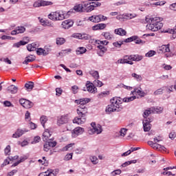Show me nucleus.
<instances>
[{
	"instance_id": "obj_1",
	"label": "nucleus",
	"mask_w": 176,
	"mask_h": 176,
	"mask_svg": "<svg viewBox=\"0 0 176 176\" xmlns=\"http://www.w3.org/2000/svg\"><path fill=\"white\" fill-rule=\"evenodd\" d=\"M145 20L146 23H148L146 25V30H148L149 31L155 32L156 31H159V30H162L163 28V23H162V21H163V18L162 17H146Z\"/></svg>"
},
{
	"instance_id": "obj_2",
	"label": "nucleus",
	"mask_w": 176,
	"mask_h": 176,
	"mask_svg": "<svg viewBox=\"0 0 176 176\" xmlns=\"http://www.w3.org/2000/svg\"><path fill=\"white\" fill-rule=\"evenodd\" d=\"M123 103V100L120 98L114 97L111 100V104H109L106 107L105 111L108 113H111V112H119L123 109V106L122 104Z\"/></svg>"
},
{
	"instance_id": "obj_3",
	"label": "nucleus",
	"mask_w": 176,
	"mask_h": 176,
	"mask_svg": "<svg viewBox=\"0 0 176 176\" xmlns=\"http://www.w3.org/2000/svg\"><path fill=\"white\" fill-rule=\"evenodd\" d=\"M87 131L89 135L101 134L102 133V126L99 124H96V122H91V127L88 128Z\"/></svg>"
},
{
	"instance_id": "obj_4",
	"label": "nucleus",
	"mask_w": 176,
	"mask_h": 176,
	"mask_svg": "<svg viewBox=\"0 0 176 176\" xmlns=\"http://www.w3.org/2000/svg\"><path fill=\"white\" fill-rule=\"evenodd\" d=\"M48 19L52 21H61L65 19V15L63 12H54L48 14Z\"/></svg>"
},
{
	"instance_id": "obj_5",
	"label": "nucleus",
	"mask_w": 176,
	"mask_h": 176,
	"mask_svg": "<svg viewBox=\"0 0 176 176\" xmlns=\"http://www.w3.org/2000/svg\"><path fill=\"white\" fill-rule=\"evenodd\" d=\"M69 122V115L64 114L58 116L57 118L58 126H63V124H67Z\"/></svg>"
},
{
	"instance_id": "obj_6",
	"label": "nucleus",
	"mask_w": 176,
	"mask_h": 176,
	"mask_svg": "<svg viewBox=\"0 0 176 176\" xmlns=\"http://www.w3.org/2000/svg\"><path fill=\"white\" fill-rule=\"evenodd\" d=\"M53 2L45 0H37L33 3L34 8H41L42 6H50Z\"/></svg>"
},
{
	"instance_id": "obj_7",
	"label": "nucleus",
	"mask_w": 176,
	"mask_h": 176,
	"mask_svg": "<svg viewBox=\"0 0 176 176\" xmlns=\"http://www.w3.org/2000/svg\"><path fill=\"white\" fill-rule=\"evenodd\" d=\"M84 133L85 128L77 126L72 131V135L74 138H75L78 137V135H81V134H83Z\"/></svg>"
},
{
	"instance_id": "obj_8",
	"label": "nucleus",
	"mask_w": 176,
	"mask_h": 176,
	"mask_svg": "<svg viewBox=\"0 0 176 176\" xmlns=\"http://www.w3.org/2000/svg\"><path fill=\"white\" fill-rule=\"evenodd\" d=\"M19 104H21L23 108H26L27 109L34 107V103H32V102L25 99H20Z\"/></svg>"
},
{
	"instance_id": "obj_9",
	"label": "nucleus",
	"mask_w": 176,
	"mask_h": 176,
	"mask_svg": "<svg viewBox=\"0 0 176 176\" xmlns=\"http://www.w3.org/2000/svg\"><path fill=\"white\" fill-rule=\"evenodd\" d=\"M80 118L78 117H76L74 120H73V123L76 124H85V123H86V116H79Z\"/></svg>"
},
{
	"instance_id": "obj_10",
	"label": "nucleus",
	"mask_w": 176,
	"mask_h": 176,
	"mask_svg": "<svg viewBox=\"0 0 176 176\" xmlns=\"http://www.w3.org/2000/svg\"><path fill=\"white\" fill-rule=\"evenodd\" d=\"M99 6H101V3L98 1L89 3V5H88L87 12L89 13L90 12H93L96 8H98Z\"/></svg>"
},
{
	"instance_id": "obj_11",
	"label": "nucleus",
	"mask_w": 176,
	"mask_h": 176,
	"mask_svg": "<svg viewBox=\"0 0 176 176\" xmlns=\"http://www.w3.org/2000/svg\"><path fill=\"white\" fill-rule=\"evenodd\" d=\"M57 145V142L56 141L54 142H48L44 144L43 145V149L45 152H49L50 151L51 148H54Z\"/></svg>"
},
{
	"instance_id": "obj_12",
	"label": "nucleus",
	"mask_w": 176,
	"mask_h": 176,
	"mask_svg": "<svg viewBox=\"0 0 176 176\" xmlns=\"http://www.w3.org/2000/svg\"><path fill=\"white\" fill-rule=\"evenodd\" d=\"M76 111L78 116H86V114L87 113V107L85 105L80 106L78 107Z\"/></svg>"
},
{
	"instance_id": "obj_13",
	"label": "nucleus",
	"mask_w": 176,
	"mask_h": 176,
	"mask_svg": "<svg viewBox=\"0 0 176 176\" xmlns=\"http://www.w3.org/2000/svg\"><path fill=\"white\" fill-rule=\"evenodd\" d=\"M72 25H74V21L72 19L65 20L61 23L62 28H64V30H69Z\"/></svg>"
},
{
	"instance_id": "obj_14",
	"label": "nucleus",
	"mask_w": 176,
	"mask_h": 176,
	"mask_svg": "<svg viewBox=\"0 0 176 176\" xmlns=\"http://www.w3.org/2000/svg\"><path fill=\"white\" fill-rule=\"evenodd\" d=\"M86 87L87 91H89V93H97V88L94 86V84L92 82H90L89 81H87L86 83Z\"/></svg>"
},
{
	"instance_id": "obj_15",
	"label": "nucleus",
	"mask_w": 176,
	"mask_h": 176,
	"mask_svg": "<svg viewBox=\"0 0 176 176\" xmlns=\"http://www.w3.org/2000/svg\"><path fill=\"white\" fill-rule=\"evenodd\" d=\"M151 122L150 118L143 120V129L144 131L148 132L151 131Z\"/></svg>"
},
{
	"instance_id": "obj_16",
	"label": "nucleus",
	"mask_w": 176,
	"mask_h": 176,
	"mask_svg": "<svg viewBox=\"0 0 176 176\" xmlns=\"http://www.w3.org/2000/svg\"><path fill=\"white\" fill-rule=\"evenodd\" d=\"M36 53L38 56H47L49 53H50V49L45 47L43 48H38L36 50Z\"/></svg>"
},
{
	"instance_id": "obj_17",
	"label": "nucleus",
	"mask_w": 176,
	"mask_h": 176,
	"mask_svg": "<svg viewBox=\"0 0 176 176\" xmlns=\"http://www.w3.org/2000/svg\"><path fill=\"white\" fill-rule=\"evenodd\" d=\"M38 19L41 25H43V27H54V24L47 20H45L44 19L41 18H38Z\"/></svg>"
},
{
	"instance_id": "obj_18",
	"label": "nucleus",
	"mask_w": 176,
	"mask_h": 176,
	"mask_svg": "<svg viewBox=\"0 0 176 176\" xmlns=\"http://www.w3.org/2000/svg\"><path fill=\"white\" fill-rule=\"evenodd\" d=\"M27 133L25 129H17L16 131L12 135V138H20L23 134Z\"/></svg>"
},
{
	"instance_id": "obj_19",
	"label": "nucleus",
	"mask_w": 176,
	"mask_h": 176,
	"mask_svg": "<svg viewBox=\"0 0 176 176\" xmlns=\"http://www.w3.org/2000/svg\"><path fill=\"white\" fill-rule=\"evenodd\" d=\"M88 102H90L89 98H81L80 100H75V103L80 104V107H82V105H86V104H88Z\"/></svg>"
},
{
	"instance_id": "obj_20",
	"label": "nucleus",
	"mask_w": 176,
	"mask_h": 176,
	"mask_svg": "<svg viewBox=\"0 0 176 176\" xmlns=\"http://www.w3.org/2000/svg\"><path fill=\"white\" fill-rule=\"evenodd\" d=\"M107 28L105 23H98L92 27L93 31H98V30H104Z\"/></svg>"
},
{
	"instance_id": "obj_21",
	"label": "nucleus",
	"mask_w": 176,
	"mask_h": 176,
	"mask_svg": "<svg viewBox=\"0 0 176 176\" xmlns=\"http://www.w3.org/2000/svg\"><path fill=\"white\" fill-rule=\"evenodd\" d=\"M51 136H52V132H50V130L45 129V131L43 134V141H48Z\"/></svg>"
},
{
	"instance_id": "obj_22",
	"label": "nucleus",
	"mask_w": 176,
	"mask_h": 176,
	"mask_svg": "<svg viewBox=\"0 0 176 176\" xmlns=\"http://www.w3.org/2000/svg\"><path fill=\"white\" fill-rule=\"evenodd\" d=\"M160 51L162 53H170V44L163 45L160 47Z\"/></svg>"
},
{
	"instance_id": "obj_23",
	"label": "nucleus",
	"mask_w": 176,
	"mask_h": 176,
	"mask_svg": "<svg viewBox=\"0 0 176 176\" xmlns=\"http://www.w3.org/2000/svg\"><path fill=\"white\" fill-rule=\"evenodd\" d=\"M114 33L116 35H120V36H124V35L127 34V32H126V30H124L123 28H118L114 30Z\"/></svg>"
},
{
	"instance_id": "obj_24",
	"label": "nucleus",
	"mask_w": 176,
	"mask_h": 176,
	"mask_svg": "<svg viewBox=\"0 0 176 176\" xmlns=\"http://www.w3.org/2000/svg\"><path fill=\"white\" fill-rule=\"evenodd\" d=\"M18 91H19V87H16L14 85H12L8 87V91H10L11 94H16V93H17Z\"/></svg>"
},
{
	"instance_id": "obj_25",
	"label": "nucleus",
	"mask_w": 176,
	"mask_h": 176,
	"mask_svg": "<svg viewBox=\"0 0 176 176\" xmlns=\"http://www.w3.org/2000/svg\"><path fill=\"white\" fill-rule=\"evenodd\" d=\"M32 61H35V56L30 55L25 58V60L23 62V64H25L27 65L28 63H32Z\"/></svg>"
},
{
	"instance_id": "obj_26",
	"label": "nucleus",
	"mask_w": 176,
	"mask_h": 176,
	"mask_svg": "<svg viewBox=\"0 0 176 176\" xmlns=\"http://www.w3.org/2000/svg\"><path fill=\"white\" fill-rule=\"evenodd\" d=\"M87 52V50L84 47H79L76 50V54L79 56L80 54H85V53Z\"/></svg>"
},
{
	"instance_id": "obj_27",
	"label": "nucleus",
	"mask_w": 176,
	"mask_h": 176,
	"mask_svg": "<svg viewBox=\"0 0 176 176\" xmlns=\"http://www.w3.org/2000/svg\"><path fill=\"white\" fill-rule=\"evenodd\" d=\"M97 47H98V49H100V52L98 53L99 56H103L104 53H105V52H107V47H105L102 44H98Z\"/></svg>"
},
{
	"instance_id": "obj_28",
	"label": "nucleus",
	"mask_w": 176,
	"mask_h": 176,
	"mask_svg": "<svg viewBox=\"0 0 176 176\" xmlns=\"http://www.w3.org/2000/svg\"><path fill=\"white\" fill-rule=\"evenodd\" d=\"M133 93H137V94H138V96H140V97H145L146 94L145 92L144 91H142V89L140 88L138 89H135L133 91H132Z\"/></svg>"
},
{
	"instance_id": "obj_29",
	"label": "nucleus",
	"mask_w": 176,
	"mask_h": 176,
	"mask_svg": "<svg viewBox=\"0 0 176 176\" xmlns=\"http://www.w3.org/2000/svg\"><path fill=\"white\" fill-rule=\"evenodd\" d=\"M92 23H100V15H93L89 18Z\"/></svg>"
},
{
	"instance_id": "obj_30",
	"label": "nucleus",
	"mask_w": 176,
	"mask_h": 176,
	"mask_svg": "<svg viewBox=\"0 0 176 176\" xmlns=\"http://www.w3.org/2000/svg\"><path fill=\"white\" fill-rule=\"evenodd\" d=\"M153 113V109L151 107L147 110H145L144 111V113H143V118H144V119H148V116H149L151 115V113Z\"/></svg>"
},
{
	"instance_id": "obj_31",
	"label": "nucleus",
	"mask_w": 176,
	"mask_h": 176,
	"mask_svg": "<svg viewBox=\"0 0 176 176\" xmlns=\"http://www.w3.org/2000/svg\"><path fill=\"white\" fill-rule=\"evenodd\" d=\"M151 148H153V149H156L157 151H164V149H166L164 146H162V145H160L159 144H156V143H154L153 144V146H151Z\"/></svg>"
},
{
	"instance_id": "obj_32",
	"label": "nucleus",
	"mask_w": 176,
	"mask_h": 176,
	"mask_svg": "<svg viewBox=\"0 0 176 176\" xmlns=\"http://www.w3.org/2000/svg\"><path fill=\"white\" fill-rule=\"evenodd\" d=\"M73 10L77 13H82L83 12V7L82 4H77L74 7Z\"/></svg>"
},
{
	"instance_id": "obj_33",
	"label": "nucleus",
	"mask_w": 176,
	"mask_h": 176,
	"mask_svg": "<svg viewBox=\"0 0 176 176\" xmlns=\"http://www.w3.org/2000/svg\"><path fill=\"white\" fill-rule=\"evenodd\" d=\"M25 88L28 91H31L34 89V82H28L25 85Z\"/></svg>"
},
{
	"instance_id": "obj_34",
	"label": "nucleus",
	"mask_w": 176,
	"mask_h": 176,
	"mask_svg": "<svg viewBox=\"0 0 176 176\" xmlns=\"http://www.w3.org/2000/svg\"><path fill=\"white\" fill-rule=\"evenodd\" d=\"M124 17L126 20H131V19H135V17H137V14L126 13V14H124Z\"/></svg>"
},
{
	"instance_id": "obj_35",
	"label": "nucleus",
	"mask_w": 176,
	"mask_h": 176,
	"mask_svg": "<svg viewBox=\"0 0 176 176\" xmlns=\"http://www.w3.org/2000/svg\"><path fill=\"white\" fill-rule=\"evenodd\" d=\"M27 49L28 52H35V50H36V44L34 43L32 44H28L27 46Z\"/></svg>"
},
{
	"instance_id": "obj_36",
	"label": "nucleus",
	"mask_w": 176,
	"mask_h": 176,
	"mask_svg": "<svg viewBox=\"0 0 176 176\" xmlns=\"http://www.w3.org/2000/svg\"><path fill=\"white\" fill-rule=\"evenodd\" d=\"M118 62L120 63V64H129L130 65H133V61L127 60L126 58L120 59Z\"/></svg>"
},
{
	"instance_id": "obj_37",
	"label": "nucleus",
	"mask_w": 176,
	"mask_h": 176,
	"mask_svg": "<svg viewBox=\"0 0 176 176\" xmlns=\"http://www.w3.org/2000/svg\"><path fill=\"white\" fill-rule=\"evenodd\" d=\"M135 163H137V160L128 161L122 164V167H127V166H130V164H135Z\"/></svg>"
},
{
	"instance_id": "obj_38",
	"label": "nucleus",
	"mask_w": 176,
	"mask_h": 176,
	"mask_svg": "<svg viewBox=\"0 0 176 176\" xmlns=\"http://www.w3.org/2000/svg\"><path fill=\"white\" fill-rule=\"evenodd\" d=\"M102 36L105 38V39L110 40L113 38V36L109 32H103L102 34Z\"/></svg>"
},
{
	"instance_id": "obj_39",
	"label": "nucleus",
	"mask_w": 176,
	"mask_h": 176,
	"mask_svg": "<svg viewBox=\"0 0 176 176\" xmlns=\"http://www.w3.org/2000/svg\"><path fill=\"white\" fill-rule=\"evenodd\" d=\"M137 97L135 96H131L129 98H124L122 100V102H131V101H134Z\"/></svg>"
},
{
	"instance_id": "obj_40",
	"label": "nucleus",
	"mask_w": 176,
	"mask_h": 176,
	"mask_svg": "<svg viewBox=\"0 0 176 176\" xmlns=\"http://www.w3.org/2000/svg\"><path fill=\"white\" fill-rule=\"evenodd\" d=\"M65 41H66L65 38L58 37V38H56V45H58L59 46H61V45H64Z\"/></svg>"
},
{
	"instance_id": "obj_41",
	"label": "nucleus",
	"mask_w": 176,
	"mask_h": 176,
	"mask_svg": "<svg viewBox=\"0 0 176 176\" xmlns=\"http://www.w3.org/2000/svg\"><path fill=\"white\" fill-rule=\"evenodd\" d=\"M132 78H134L138 82H141L142 80V76L141 75H138L135 73L131 74Z\"/></svg>"
},
{
	"instance_id": "obj_42",
	"label": "nucleus",
	"mask_w": 176,
	"mask_h": 176,
	"mask_svg": "<svg viewBox=\"0 0 176 176\" xmlns=\"http://www.w3.org/2000/svg\"><path fill=\"white\" fill-rule=\"evenodd\" d=\"M89 74L94 78L95 79H98L100 78V75L98 74V72L92 70L89 72Z\"/></svg>"
},
{
	"instance_id": "obj_43",
	"label": "nucleus",
	"mask_w": 176,
	"mask_h": 176,
	"mask_svg": "<svg viewBox=\"0 0 176 176\" xmlns=\"http://www.w3.org/2000/svg\"><path fill=\"white\" fill-rule=\"evenodd\" d=\"M136 39H138V36H131V37H129V38H126V39L124 40V42H125L126 43H129V42H133V41H136Z\"/></svg>"
},
{
	"instance_id": "obj_44",
	"label": "nucleus",
	"mask_w": 176,
	"mask_h": 176,
	"mask_svg": "<svg viewBox=\"0 0 176 176\" xmlns=\"http://www.w3.org/2000/svg\"><path fill=\"white\" fill-rule=\"evenodd\" d=\"M40 121H41V123L43 127H45V123H46V122H47V117H46L45 116H42L40 118Z\"/></svg>"
},
{
	"instance_id": "obj_45",
	"label": "nucleus",
	"mask_w": 176,
	"mask_h": 176,
	"mask_svg": "<svg viewBox=\"0 0 176 176\" xmlns=\"http://www.w3.org/2000/svg\"><path fill=\"white\" fill-rule=\"evenodd\" d=\"M156 54V51L155 50H150L146 54V57H153Z\"/></svg>"
},
{
	"instance_id": "obj_46",
	"label": "nucleus",
	"mask_w": 176,
	"mask_h": 176,
	"mask_svg": "<svg viewBox=\"0 0 176 176\" xmlns=\"http://www.w3.org/2000/svg\"><path fill=\"white\" fill-rule=\"evenodd\" d=\"M144 58V56L142 55H133V61H141Z\"/></svg>"
},
{
	"instance_id": "obj_47",
	"label": "nucleus",
	"mask_w": 176,
	"mask_h": 176,
	"mask_svg": "<svg viewBox=\"0 0 176 176\" xmlns=\"http://www.w3.org/2000/svg\"><path fill=\"white\" fill-rule=\"evenodd\" d=\"M127 134V129L122 128L120 131V137H124Z\"/></svg>"
},
{
	"instance_id": "obj_48",
	"label": "nucleus",
	"mask_w": 176,
	"mask_h": 176,
	"mask_svg": "<svg viewBox=\"0 0 176 176\" xmlns=\"http://www.w3.org/2000/svg\"><path fill=\"white\" fill-rule=\"evenodd\" d=\"M16 31L18 34H23V32H25V28L23 26H19L16 28Z\"/></svg>"
},
{
	"instance_id": "obj_49",
	"label": "nucleus",
	"mask_w": 176,
	"mask_h": 176,
	"mask_svg": "<svg viewBox=\"0 0 176 176\" xmlns=\"http://www.w3.org/2000/svg\"><path fill=\"white\" fill-rule=\"evenodd\" d=\"M151 108L153 109V113H160V112H162L163 111V108L162 107H157V108L151 107Z\"/></svg>"
},
{
	"instance_id": "obj_50",
	"label": "nucleus",
	"mask_w": 176,
	"mask_h": 176,
	"mask_svg": "<svg viewBox=\"0 0 176 176\" xmlns=\"http://www.w3.org/2000/svg\"><path fill=\"white\" fill-rule=\"evenodd\" d=\"M108 43H109V42H108L107 41H100V40L96 41L97 45H102L103 46H107V45H108Z\"/></svg>"
},
{
	"instance_id": "obj_51",
	"label": "nucleus",
	"mask_w": 176,
	"mask_h": 176,
	"mask_svg": "<svg viewBox=\"0 0 176 176\" xmlns=\"http://www.w3.org/2000/svg\"><path fill=\"white\" fill-rule=\"evenodd\" d=\"M94 85L97 86V87H101L104 84L100 80L96 79L94 81Z\"/></svg>"
},
{
	"instance_id": "obj_52",
	"label": "nucleus",
	"mask_w": 176,
	"mask_h": 176,
	"mask_svg": "<svg viewBox=\"0 0 176 176\" xmlns=\"http://www.w3.org/2000/svg\"><path fill=\"white\" fill-rule=\"evenodd\" d=\"M90 160L93 164H97V163H98V159L96 156H91Z\"/></svg>"
},
{
	"instance_id": "obj_53",
	"label": "nucleus",
	"mask_w": 176,
	"mask_h": 176,
	"mask_svg": "<svg viewBox=\"0 0 176 176\" xmlns=\"http://www.w3.org/2000/svg\"><path fill=\"white\" fill-rule=\"evenodd\" d=\"M1 39H2V41H6V39L9 41H13V39H14V37L3 35L1 37Z\"/></svg>"
},
{
	"instance_id": "obj_54",
	"label": "nucleus",
	"mask_w": 176,
	"mask_h": 176,
	"mask_svg": "<svg viewBox=\"0 0 176 176\" xmlns=\"http://www.w3.org/2000/svg\"><path fill=\"white\" fill-rule=\"evenodd\" d=\"M108 94H109V91H103V92L98 94V98H102L103 97H105L106 96H108Z\"/></svg>"
},
{
	"instance_id": "obj_55",
	"label": "nucleus",
	"mask_w": 176,
	"mask_h": 176,
	"mask_svg": "<svg viewBox=\"0 0 176 176\" xmlns=\"http://www.w3.org/2000/svg\"><path fill=\"white\" fill-rule=\"evenodd\" d=\"M122 174V170L120 169H117L111 173V175L116 176V175H120Z\"/></svg>"
},
{
	"instance_id": "obj_56",
	"label": "nucleus",
	"mask_w": 176,
	"mask_h": 176,
	"mask_svg": "<svg viewBox=\"0 0 176 176\" xmlns=\"http://www.w3.org/2000/svg\"><path fill=\"white\" fill-rule=\"evenodd\" d=\"M162 68L165 69V71H170V69H173V67L170 65L164 64Z\"/></svg>"
},
{
	"instance_id": "obj_57",
	"label": "nucleus",
	"mask_w": 176,
	"mask_h": 176,
	"mask_svg": "<svg viewBox=\"0 0 176 176\" xmlns=\"http://www.w3.org/2000/svg\"><path fill=\"white\" fill-rule=\"evenodd\" d=\"M72 38H75L76 39H81L82 34L75 33V34L72 35Z\"/></svg>"
},
{
	"instance_id": "obj_58",
	"label": "nucleus",
	"mask_w": 176,
	"mask_h": 176,
	"mask_svg": "<svg viewBox=\"0 0 176 176\" xmlns=\"http://www.w3.org/2000/svg\"><path fill=\"white\" fill-rule=\"evenodd\" d=\"M89 3H83L82 4V12H87V8H89Z\"/></svg>"
},
{
	"instance_id": "obj_59",
	"label": "nucleus",
	"mask_w": 176,
	"mask_h": 176,
	"mask_svg": "<svg viewBox=\"0 0 176 176\" xmlns=\"http://www.w3.org/2000/svg\"><path fill=\"white\" fill-rule=\"evenodd\" d=\"M25 120H28V122H30V120H31V113H30V111H26L25 114Z\"/></svg>"
},
{
	"instance_id": "obj_60",
	"label": "nucleus",
	"mask_w": 176,
	"mask_h": 176,
	"mask_svg": "<svg viewBox=\"0 0 176 176\" xmlns=\"http://www.w3.org/2000/svg\"><path fill=\"white\" fill-rule=\"evenodd\" d=\"M116 19H117V20H119L120 21H123L124 20V19H126V16H124V14H119V15H117Z\"/></svg>"
},
{
	"instance_id": "obj_61",
	"label": "nucleus",
	"mask_w": 176,
	"mask_h": 176,
	"mask_svg": "<svg viewBox=\"0 0 176 176\" xmlns=\"http://www.w3.org/2000/svg\"><path fill=\"white\" fill-rule=\"evenodd\" d=\"M115 47H120L123 45V41H117L113 43Z\"/></svg>"
},
{
	"instance_id": "obj_62",
	"label": "nucleus",
	"mask_w": 176,
	"mask_h": 176,
	"mask_svg": "<svg viewBox=\"0 0 176 176\" xmlns=\"http://www.w3.org/2000/svg\"><path fill=\"white\" fill-rule=\"evenodd\" d=\"M72 153H69V154H67L65 156L64 160H65L66 162H68V160H72Z\"/></svg>"
},
{
	"instance_id": "obj_63",
	"label": "nucleus",
	"mask_w": 176,
	"mask_h": 176,
	"mask_svg": "<svg viewBox=\"0 0 176 176\" xmlns=\"http://www.w3.org/2000/svg\"><path fill=\"white\" fill-rule=\"evenodd\" d=\"M10 145H8L4 149L5 155H9L10 153Z\"/></svg>"
},
{
	"instance_id": "obj_64",
	"label": "nucleus",
	"mask_w": 176,
	"mask_h": 176,
	"mask_svg": "<svg viewBox=\"0 0 176 176\" xmlns=\"http://www.w3.org/2000/svg\"><path fill=\"white\" fill-rule=\"evenodd\" d=\"M42 159L43 160H38V162L41 163V164H45V166H46V164H47V160H46V157H43Z\"/></svg>"
}]
</instances>
